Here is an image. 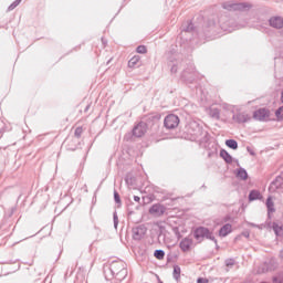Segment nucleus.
Here are the masks:
<instances>
[{
    "label": "nucleus",
    "mask_w": 283,
    "mask_h": 283,
    "mask_svg": "<svg viewBox=\"0 0 283 283\" xmlns=\"http://www.w3.org/2000/svg\"><path fill=\"white\" fill-rule=\"evenodd\" d=\"M270 25L272 28H277V29L283 28V19L280 18V17L271 18L270 19Z\"/></svg>",
    "instance_id": "nucleus-8"
},
{
    "label": "nucleus",
    "mask_w": 283,
    "mask_h": 283,
    "mask_svg": "<svg viewBox=\"0 0 283 283\" xmlns=\"http://www.w3.org/2000/svg\"><path fill=\"white\" fill-rule=\"evenodd\" d=\"M231 231H233V227L231 226V223H227L220 229L219 235H221V238H227V235H229Z\"/></svg>",
    "instance_id": "nucleus-6"
},
{
    "label": "nucleus",
    "mask_w": 283,
    "mask_h": 283,
    "mask_svg": "<svg viewBox=\"0 0 283 283\" xmlns=\"http://www.w3.org/2000/svg\"><path fill=\"white\" fill-rule=\"evenodd\" d=\"M164 125L167 129H176L180 125V117L178 115L170 114L166 116Z\"/></svg>",
    "instance_id": "nucleus-2"
},
{
    "label": "nucleus",
    "mask_w": 283,
    "mask_h": 283,
    "mask_svg": "<svg viewBox=\"0 0 283 283\" xmlns=\"http://www.w3.org/2000/svg\"><path fill=\"white\" fill-rule=\"evenodd\" d=\"M165 211H167V208L160 203L153 205L149 209L150 216H154L155 218H160V216H165Z\"/></svg>",
    "instance_id": "nucleus-5"
},
{
    "label": "nucleus",
    "mask_w": 283,
    "mask_h": 283,
    "mask_svg": "<svg viewBox=\"0 0 283 283\" xmlns=\"http://www.w3.org/2000/svg\"><path fill=\"white\" fill-rule=\"evenodd\" d=\"M19 3H21V0H15V1L9 7V9L14 10V8H17V6H19Z\"/></svg>",
    "instance_id": "nucleus-22"
},
{
    "label": "nucleus",
    "mask_w": 283,
    "mask_h": 283,
    "mask_svg": "<svg viewBox=\"0 0 283 283\" xmlns=\"http://www.w3.org/2000/svg\"><path fill=\"white\" fill-rule=\"evenodd\" d=\"M227 147H230V149H238V142L233 139H228L226 142Z\"/></svg>",
    "instance_id": "nucleus-13"
},
{
    "label": "nucleus",
    "mask_w": 283,
    "mask_h": 283,
    "mask_svg": "<svg viewBox=\"0 0 283 283\" xmlns=\"http://www.w3.org/2000/svg\"><path fill=\"white\" fill-rule=\"evenodd\" d=\"M136 52H137L138 54H147V46H145V45H139V46L137 48Z\"/></svg>",
    "instance_id": "nucleus-19"
},
{
    "label": "nucleus",
    "mask_w": 283,
    "mask_h": 283,
    "mask_svg": "<svg viewBox=\"0 0 283 283\" xmlns=\"http://www.w3.org/2000/svg\"><path fill=\"white\" fill-rule=\"evenodd\" d=\"M260 196H261L260 191L253 190L250 192L249 199L250 200H259Z\"/></svg>",
    "instance_id": "nucleus-15"
},
{
    "label": "nucleus",
    "mask_w": 283,
    "mask_h": 283,
    "mask_svg": "<svg viewBox=\"0 0 283 283\" xmlns=\"http://www.w3.org/2000/svg\"><path fill=\"white\" fill-rule=\"evenodd\" d=\"M266 207H268L269 211H273V199L268 198Z\"/></svg>",
    "instance_id": "nucleus-20"
},
{
    "label": "nucleus",
    "mask_w": 283,
    "mask_h": 283,
    "mask_svg": "<svg viewBox=\"0 0 283 283\" xmlns=\"http://www.w3.org/2000/svg\"><path fill=\"white\" fill-rule=\"evenodd\" d=\"M147 129H149L147 123L140 122L133 128V136L135 138H143L147 134Z\"/></svg>",
    "instance_id": "nucleus-3"
},
{
    "label": "nucleus",
    "mask_w": 283,
    "mask_h": 283,
    "mask_svg": "<svg viewBox=\"0 0 283 283\" xmlns=\"http://www.w3.org/2000/svg\"><path fill=\"white\" fill-rule=\"evenodd\" d=\"M140 62V56L135 55L128 61V67H136L138 63Z\"/></svg>",
    "instance_id": "nucleus-10"
},
{
    "label": "nucleus",
    "mask_w": 283,
    "mask_h": 283,
    "mask_svg": "<svg viewBox=\"0 0 283 283\" xmlns=\"http://www.w3.org/2000/svg\"><path fill=\"white\" fill-rule=\"evenodd\" d=\"M195 238H196V240H199L200 242L203 238H207L208 240H213V235L211 234L209 229L202 228V227L195 230Z\"/></svg>",
    "instance_id": "nucleus-4"
},
{
    "label": "nucleus",
    "mask_w": 283,
    "mask_h": 283,
    "mask_svg": "<svg viewBox=\"0 0 283 283\" xmlns=\"http://www.w3.org/2000/svg\"><path fill=\"white\" fill-rule=\"evenodd\" d=\"M114 198L116 202H120V196H118V192L114 193Z\"/></svg>",
    "instance_id": "nucleus-24"
},
{
    "label": "nucleus",
    "mask_w": 283,
    "mask_h": 283,
    "mask_svg": "<svg viewBox=\"0 0 283 283\" xmlns=\"http://www.w3.org/2000/svg\"><path fill=\"white\" fill-rule=\"evenodd\" d=\"M273 230H274L276 235H282L283 234V229H282L281 226L274 224Z\"/></svg>",
    "instance_id": "nucleus-18"
},
{
    "label": "nucleus",
    "mask_w": 283,
    "mask_h": 283,
    "mask_svg": "<svg viewBox=\"0 0 283 283\" xmlns=\"http://www.w3.org/2000/svg\"><path fill=\"white\" fill-rule=\"evenodd\" d=\"M134 200H135V202H140V197L135 196V197H134Z\"/></svg>",
    "instance_id": "nucleus-25"
},
{
    "label": "nucleus",
    "mask_w": 283,
    "mask_h": 283,
    "mask_svg": "<svg viewBox=\"0 0 283 283\" xmlns=\"http://www.w3.org/2000/svg\"><path fill=\"white\" fill-rule=\"evenodd\" d=\"M252 117L254 120H259L260 123H268L269 120H273V114L271 109L263 107L253 112Z\"/></svg>",
    "instance_id": "nucleus-1"
},
{
    "label": "nucleus",
    "mask_w": 283,
    "mask_h": 283,
    "mask_svg": "<svg viewBox=\"0 0 283 283\" xmlns=\"http://www.w3.org/2000/svg\"><path fill=\"white\" fill-rule=\"evenodd\" d=\"M275 116H276L277 120H283V106H281L279 109H276Z\"/></svg>",
    "instance_id": "nucleus-17"
},
{
    "label": "nucleus",
    "mask_w": 283,
    "mask_h": 283,
    "mask_svg": "<svg viewBox=\"0 0 283 283\" xmlns=\"http://www.w3.org/2000/svg\"><path fill=\"white\" fill-rule=\"evenodd\" d=\"M221 158H223V160H226V163H232L233 158L231 157V155H229V153H227V150H221L220 153Z\"/></svg>",
    "instance_id": "nucleus-11"
},
{
    "label": "nucleus",
    "mask_w": 283,
    "mask_h": 283,
    "mask_svg": "<svg viewBox=\"0 0 283 283\" xmlns=\"http://www.w3.org/2000/svg\"><path fill=\"white\" fill-rule=\"evenodd\" d=\"M197 283H209V279H207V277H199L197 280Z\"/></svg>",
    "instance_id": "nucleus-23"
},
{
    "label": "nucleus",
    "mask_w": 283,
    "mask_h": 283,
    "mask_svg": "<svg viewBox=\"0 0 283 283\" xmlns=\"http://www.w3.org/2000/svg\"><path fill=\"white\" fill-rule=\"evenodd\" d=\"M235 118L239 123H247V120H249L251 117H249V114L247 113H240L235 115Z\"/></svg>",
    "instance_id": "nucleus-9"
},
{
    "label": "nucleus",
    "mask_w": 283,
    "mask_h": 283,
    "mask_svg": "<svg viewBox=\"0 0 283 283\" xmlns=\"http://www.w3.org/2000/svg\"><path fill=\"white\" fill-rule=\"evenodd\" d=\"M83 134V127H77L76 129H75V136L77 137V138H81V135Z\"/></svg>",
    "instance_id": "nucleus-21"
},
{
    "label": "nucleus",
    "mask_w": 283,
    "mask_h": 283,
    "mask_svg": "<svg viewBox=\"0 0 283 283\" xmlns=\"http://www.w3.org/2000/svg\"><path fill=\"white\" fill-rule=\"evenodd\" d=\"M238 178H241V180H247V178H249V175L247 174V170H239L238 171Z\"/></svg>",
    "instance_id": "nucleus-16"
},
{
    "label": "nucleus",
    "mask_w": 283,
    "mask_h": 283,
    "mask_svg": "<svg viewBox=\"0 0 283 283\" xmlns=\"http://www.w3.org/2000/svg\"><path fill=\"white\" fill-rule=\"evenodd\" d=\"M180 273H181L180 266L175 265V266H174L172 275H174V279H175L177 282L180 280Z\"/></svg>",
    "instance_id": "nucleus-12"
},
{
    "label": "nucleus",
    "mask_w": 283,
    "mask_h": 283,
    "mask_svg": "<svg viewBox=\"0 0 283 283\" xmlns=\"http://www.w3.org/2000/svg\"><path fill=\"white\" fill-rule=\"evenodd\" d=\"M154 256H155L157 260H165V251H163V250H156L155 253H154Z\"/></svg>",
    "instance_id": "nucleus-14"
},
{
    "label": "nucleus",
    "mask_w": 283,
    "mask_h": 283,
    "mask_svg": "<svg viewBox=\"0 0 283 283\" xmlns=\"http://www.w3.org/2000/svg\"><path fill=\"white\" fill-rule=\"evenodd\" d=\"M192 244H193V241L191 239L186 238L180 242L179 247H180L181 251L187 252V251H189V249H191Z\"/></svg>",
    "instance_id": "nucleus-7"
},
{
    "label": "nucleus",
    "mask_w": 283,
    "mask_h": 283,
    "mask_svg": "<svg viewBox=\"0 0 283 283\" xmlns=\"http://www.w3.org/2000/svg\"><path fill=\"white\" fill-rule=\"evenodd\" d=\"M281 103H283V90L281 92Z\"/></svg>",
    "instance_id": "nucleus-26"
}]
</instances>
